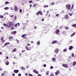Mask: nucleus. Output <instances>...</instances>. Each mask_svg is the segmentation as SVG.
<instances>
[{
  "label": "nucleus",
  "mask_w": 76,
  "mask_h": 76,
  "mask_svg": "<svg viewBox=\"0 0 76 76\" xmlns=\"http://www.w3.org/2000/svg\"><path fill=\"white\" fill-rule=\"evenodd\" d=\"M58 52H59V49L58 48H56L54 51V53L56 54H58Z\"/></svg>",
  "instance_id": "f257e3e1"
},
{
  "label": "nucleus",
  "mask_w": 76,
  "mask_h": 76,
  "mask_svg": "<svg viewBox=\"0 0 76 76\" xmlns=\"http://www.w3.org/2000/svg\"><path fill=\"white\" fill-rule=\"evenodd\" d=\"M62 66L64 67H65L66 69H67V68H68V65H67V64H62Z\"/></svg>",
  "instance_id": "f03ea898"
},
{
  "label": "nucleus",
  "mask_w": 76,
  "mask_h": 76,
  "mask_svg": "<svg viewBox=\"0 0 76 76\" xmlns=\"http://www.w3.org/2000/svg\"><path fill=\"white\" fill-rule=\"evenodd\" d=\"M66 7L67 8V9H69V10H70V7H71V6L69 4H67L66 5Z\"/></svg>",
  "instance_id": "7ed1b4c3"
},
{
  "label": "nucleus",
  "mask_w": 76,
  "mask_h": 76,
  "mask_svg": "<svg viewBox=\"0 0 76 76\" xmlns=\"http://www.w3.org/2000/svg\"><path fill=\"white\" fill-rule=\"evenodd\" d=\"M59 32H60V30L58 29H57L55 31V33L57 35H59Z\"/></svg>",
  "instance_id": "20e7f679"
},
{
  "label": "nucleus",
  "mask_w": 76,
  "mask_h": 76,
  "mask_svg": "<svg viewBox=\"0 0 76 76\" xmlns=\"http://www.w3.org/2000/svg\"><path fill=\"white\" fill-rule=\"evenodd\" d=\"M25 48L26 50L28 51H29V50H31V48H29L27 46H25Z\"/></svg>",
  "instance_id": "39448f33"
},
{
  "label": "nucleus",
  "mask_w": 76,
  "mask_h": 76,
  "mask_svg": "<svg viewBox=\"0 0 76 76\" xmlns=\"http://www.w3.org/2000/svg\"><path fill=\"white\" fill-rule=\"evenodd\" d=\"M14 9L15 11H18V7L16 6L15 5L14 7Z\"/></svg>",
  "instance_id": "423d86ee"
},
{
  "label": "nucleus",
  "mask_w": 76,
  "mask_h": 76,
  "mask_svg": "<svg viewBox=\"0 0 76 76\" xmlns=\"http://www.w3.org/2000/svg\"><path fill=\"white\" fill-rule=\"evenodd\" d=\"M60 73V71H57L55 73V75L56 76H57V75H58Z\"/></svg>",
  "instance_id": "0eeeda50"
},
{
  "label": "nucleus",
  "mask_w": 76,
  "mask_h": 76,
  "mask_svg": "<svg viewBox=\"0 0 76 76\" xmlns=\"http://www.w3.org/2000/svg\"><path fill=\"white\" fill-rule=\"evenodd\" d=\"M34 72L36 74H38V72L35 69L34 70Z\"/></svg>",
  "instance_id": "6e6552de"
},
{
  "label": "nucleus",
  "mask_w": 76,
  "mask_h": 76,
  "mask_svg": "<svg viewBox=\"0 0 76 76\" xmlns=\"http://www.w3.org/2000/svg\"><path fill=\"white\" fill-rule=\"evenodd\" d=\"M73 46H69V50H72V48H73Z\"/></svg>",
  "instance_id": "1a4fd4ad"
},
{
  "label": "nucleus",
  "mask_w": 76,
  "mask_h": 76,
  "mask_svg": "<svg viewBox=\"0 0 76 76\" xmlns=\"http://www.w3.org/2000/svg\"><path fill=\"white\" fill-rule=\"evenodd\" d=\"M14 72L15 73H17L19 72V70H14Z\"/></svg>",
  "instance_id": "9d476101"
},
{
  "label": "nucleus",
  "mask_w": 76,
  "mask_h": 76,
  "mask_svg": "<svg viewBox=\"0 0 76 76\" xmlns=\"http://www.w3.org/2000/svg\"><path fill=\"white\" fill-rule=\"evenodd\" d=\"M58 42L57 40H54L52 42L51 44H55V43H56V42Z\"/></svg>",
  "instance_id": "9b49d317"
},
{
  "label": "nucleus",
  "mask_w": 76,
  "mask_h": 76,
  "mask_svg": "<svg viewBox=\"0 0 76 76\" xmlns=\"http://www.w3.org/2000/svg\"><path fill=\"white\" fill-rule=\"evenodd\" d=\"M64 18L65 19L67 20V19H69V17L67 15H66L65 16Z\"/></svg>",
  "instance_id": "f8f14e48"
},
{
  "label": "nucleus",
  "mask_w": 76,
  "mask_h": 76,
  "mask_svg": "<svg viewBox=\"0 0 76 76\" xmlns=\"http://www.w3.org/2000/svg\"><path fill=\"white\" fill-rule=\"evenodd\" d=\"M16 34V31H13L11 33V34Z\"/></svg>",
  "instance_id": "ddd939ff"
},
{
  "label": "nucleus",
  "mask_w": 76,
  "mask_h": 76,
  "mask_svg": "<svg viewBox=\"0 0 76 76\" xmlns=\"http://www.w3.org/2000/svg\"><path fill=\"white\" fill-rule=\"evenodd\" d=\"M75 32H74L73 34H72L70 35V37H73L74 35H75Z\"/></svg>",
  "instance_id": "4468645a"
},
{
  "label": "nucleus",
  "mask_w": 76,
  "mask_h": 76,
  "mask_svg": "<svg viewBox=\"0 0 76 76\" xmlns=\"http://www.w3.org/2000/svg\"><path fill=\"white\" fill-rule=\"evenodd\" d=\"M40 12H41V11H39L36 13V14L37 15V16H38V15L39 14Z\"/></svg>",
  "instance_id": "2eb2a0df"
},
{
  "label": "nucleus",
  "mask_w": 76,
  "mask_h": 76,
  "mask_svg": "<svg viewBox=\"0 0 76 76\" xmlns=\"http://www.w3.org/2000/svg\"><path fill=\"white\" fill-rule=\"evenodd\" d=\"M37 45H40V42H39V41H37Z\"/></svg>",
  "instance_id": "dca6fc26"
},
{
  "label": "nucleus",
  "mask_w": 76,
  "mask_h": 76,
  "mask_svg": "<svg viewBox=\"0 0 76 76\" xmlns=\"http://www.w3.org/2000/svg\"><path fill=\"white\" fill-rule=\"evenodd\" d=\"M76 64V61H75L73 62V66H75V65Z\"/></svg>",
  "instance_id": "f3484780"
},
{
  "label": "nucleus",
  "mask_w": 76,
  "mask_h": 76,
  "mask_svg": "<svg viewBox=\"0 0 76 76\" xmlns=\"http://www.w3.org/2000/svg\"><path fill=\"white\" fill-rule=\"evenodd\" d=\"M48 7V5L43 6V7H44L45 8H46V7Z\"/></svg>",
  "instance_id": "a211bd4d"
},
{
  "label": "nucleus",
  "mask_w": 76,
  "mask_h": 76,
  "mask_svg": "<svg viewBox=\"0 0 76 76\" xmlns=\"http://www.w3.org/2000/svg\"><path fill=\"white\" fill-rule=\"evenodd\" d=\"M56 58H52V61H53V62H54V61H56Z\"/></svg>",
  "instance_id": "6ab92c4d"
},
{
  "label": "nucleus",
  "mask_w": 76,
  "mask_h": 76,
  "mask_svg": "<svg viewBox=\"0 0 76 76\" xmlns=\"http://www.w3.org/2000/svg\"><path fill=\"white\" fill-rule=\"evenodd\" d=\"M26 35V34H24L21 37H22V38H23V37H25Z\"/></svg>",
  "instance_id": "aec40b11"
},
{
  "label": "nucleus",
  "mask_w": 76,
  "mask_h": 76,
  "mask_svg": "<svg viewBox=\"0 0 76 76\" xmlns=\"http://www.w3.org/2000/svg\"><path fill=\"white\" fill-rule=\"evenodd\" d=\"M49 75V71H47L46 72V75L47 76V75Z\"/></svg>",
  "instance_id": "412c9836"
},
{
  "label": "nucleus",
  "mask_w": 76,
  "mask_h": 76,
  "mask_svg": "<svg viewBox=\"0 0 76 76\" xmlns=\"http://www.w3.org/2000/svg\"><path fill=\"white\" fill-rule=\"evenodd\" d=\"M8 44H10V42H7V43H6L4 45L5 46H6V45H8Z\"/></svg>",
  "instance_id": "4be33fe9"
},
{
  "label": "nucleus",
  "mask_w": 76,
  "mask_h": 76,
  "mask_svg": "<svg viewBox=\"0 0 76 76\" xmlns=\"http://www.w3.org/2000/svg\"><path fill=\"white\" fill-rule=\"evenodd\" d=\"M72 26L73 27H75V28H76V24H73Z\"/></svg>",
  "instance_id": "5701e85b"
},
{
  "label": "nucleus",
  "mask_w": 76,
  "mask_h": 76,
  "mask_svg": "<svg viewBox=\"0 0 76 76\" xmlns=\"http://www.w3.org/2000/svg\"><path fill=\"white\" fill-rule=\"evenodd\" d=\"M15 41H17V44H19V41L18 40H17V39H16L15 40Z\"/></svg>",
  "instance_id": "b1692460"
},
{
  "label": "nucleus",
  "mask_w": 76,
  "mask_h": 76,
  "mask_svg": "<svg viewBox=\"0 0 76 76\" xmlns=\"http://www.w3.org/2000/svg\"><path fill=\"white\" fill-rule=\"evenodd\" d=\"M5 64H6V65H9V61H7V62H5Z\"/></svg>",
  "instance_id": "393cba45"
},
{
  "label": "nucleus",
  "mask_w": 76,
  "mask_h": 76,
  "mask_svg": "<svg viewBox=\"0 0 76 76\" xmlns=\"http://www.w3.org/2000/svg\"><path fill=\"white\" fill-rule=\"evenodd\" d=\"M67 51V49H65L63 50L64 52H66V51Z\"/></svg>",
  "instance_id": "a878e982"
},
{
  "label": "nucleus",
  "mask_w": 76,
  "mask_h": 76,
  "mask_svg": "<svg viewBox=\"0 0 76 76\" xmlns=\"http://www.w3.org/2000/svg\"><path fill=\"white\" fill-rule=\"evenodd\" d=\"M9 9V7H5L4 8V10H7V9Z\"/></svg>",
  "instance_id": "bb28decb"
},
{
  "label": "nucleus",
  "mask_w": 76,
  "mask_h": 76,
  "mask_svg": "<svg viewBox=\"0 0 76 76\" xmlns=\"http://www.w3.org/2000/svg\"><path fill=\"white\" fill-rule=\"evenodd\" d=\"M16 51V48L12 50L13 52H15Z\"/></svg>",
  "instance_id": "cd10ccee"
},
{
  "label": "nucleus",
  "mask_w": 76,
  "mask_h": 76,
  "mask_svg": "<svg viewBox=\"0 0 76 76\" xmlns=\"http://www.w3.org/2000/svg\"><path fill=\"white\" fill-rule=\"evenodd\" d=\"M12 38H13V37L12 36H11L9 38V39H12Z\"/></svg>",
  "instance_id": "c85d7f7f"
},
{
  "label": "nucleus",
  "mask_w": 76,
  "mask_h": 76,
  "mask_svg": "<svg viewBox=\"0 0 76 76\" xmlns=\"http://www.w3.org/2000/svg\"><path fill=\"white\" fill-rule=\"evenodd\" d=\"M10 24L11 26H12V25H13V23L11 22L10 23Z\"/></svg>",
  "instance_id": "c756f323"
},
{
  "label": "nucleus",
  "mask_w": 76,
  "mask_h": 76,
  "mask_svg": "<svg viewBox=\"0 0 76 76\" xmlns=\"http://www.w3.org/2000/svg\"><path fill=\"white\" fill-rule=\"evenodd\" d=\"M68 61L69 62L70 61V57H69L68 58Z\"/></svg>",
  "instance_id": "7c9ffc66"
},
{
  "label": "nucleus",
  "mask_w": 76,
  "mask_h": 76,
  "mask_svg": "<svg viewBox=\"0 0 76 76\" xmlns=\"http://www.w3.org/2000/svg\"><path fill=\"white\" fill-rule=\"evenodd\" d=\"M0 18H3L4 17L2 15H0Z\"/></svg>",
  "instance_id": "2f4dec72"
},
{
  "label": "nucleus",
  "mask_w": 76,
  "mask_h": 76,
  "mask_svg": "<svg viewBox=\"0 0 76 76\" xmlns=\"http://www.w3.org/2000/svg\"><path fill=\"white\" fill-rule=\"evenodd\" d=\"M65 29H66V30H67L69 29V28H68V27H67V26L65 27Z\"/></svg>",
  "instance_id": "473e14b6"
},
{
  "label": "nucleus",
  "mask_w": 76,
  "mask_h": 76,
  "mask_svg": "<svg viewBox=\"0 0 76 76\" xmlns=\"http://www.w3.org/2000/svg\"><path fill=\"white\" fill-rule=\"evenodd\" d=\"M10 17H11V18H13V16H14V15H10Z\"/></svg>",
  "instance_id": "72a5a7b5"
},
{
  "label": "nucleus",
  "mask_w": 76,
  "mask_h": 76,
  "mask_svg": "<svg viewBox=\"0 0 76 76\" xmlns=\"http://www.w3.org/2000/svg\"><path fill=\"white\" fill-rule=\"evenodd\" d=\"M21 69H22V70H25V68L23 67H21Z\"/></svg>",
  "instance_id": "f704fd0d"
},
{
  "label": "nucleus",
  "mask_w": 76,
  "mask_h": 76,
  "mask_svg": "<svg viewBox=\"0 0 76 76\" xmlns=\"http://www.w3.org/2000/svg\"><path fill=\"white\" fill-rule=\"evenodd\" d=\"M50 69H53V66H50Z\"/></svg>",
  "instance_id": "c9c22d12"
},
{
  "label": "nucleus",
  "mask_w": 76,
  "mask_h": 76,
  "mask_svg": "<svg viewBox=\"0 0 76 76\" xmlns=\"http://www.w3.org/2000/svg\"><path fill=\"white\" fill-rule=\"evenodd\" d=\"M28 75L29 76H33V75H32V74H28Z\"/></svg>",
  "instance_id": "e433bc0d"
},
{
  "label": "nucleus",
  "mask_w": 76,
  "mask_h": 76,
  "mask_svg": "<svg viewBox=\"0 0 76 76\" xmlns=\"http://www.w3.org/2000/svg\"><path fill=\"white\" fill-rule=\"evenodd\" d=\"M4 26H7V25L6 24L4 23Z\"/></svg>",
  "instance_id": "4c0bfd02"
},
{
  "label": "nucleus",
  "mask_w": 76,
  "mask_h": 76,
  "mask_svg": "<svg viewBox=\"0 0 76 76\" xmlns=\"http://www.w3.org/2000/svg\"><path fill=\"white\" fill-rule=\"evenodd\" d=\"M10 2H8V1H6V2H5V4H9V3Z\"/></svg>",
  "instance_id": "58836bf2"
},
{
  "label": "nucleus",
  "mask_w": 76,
  "mask_h": 76,
  "mask_svg": "<svg viewBox=\"0 0 76 76\" xmlns=\"http://www.w3.org/2000/svg\"><path fill=\"white\" fill-rule=\"evenodd\" d=\"M17 25H18V26H20V24H19V23H17V24H16Z\"/></svg>",
  "instance_id": "ea45409f"
},
{
  "label": "nucleus",
  "mask_w": 76,
  "mask_h": 76,
  "mask_svg": "<svg viewBox=\"0 0 76 76\" xmlns=\"http://www.w3.org/2000/svg\"><path fill=\"white\" fill-rule=\"evenodd\" d=\"M27 45H28V46H31V44H30L29 43H28L27 44Z\"/></svg>",
  "instance_id": "a19ab883"
},
{
  "label": "nucleus",
  "mask_w": 76,
  "mask_h": 76,
  "mask_svg": "<svg viewBox=\"0 0 76 76\" xmlns=\"http://www.w3.org/2000/svg\"><path fill=\"white\" fill-rule=\"evenodd\" d=\"M33 7H36V4H34L33 6Z\"/></svg>",
  "instance_id": "79ce46f5"
},
{
  "label": "nucleus",
  "mask_w": 76,
  "mask_h": 76,
  "mask_svg": "<svg viewBox=\"0 0 76 76\" xmlns=\"http://www.w3.org/2000/svg\"><path fill=\"white\" fill-rule=\"evenodd\" d=\"M74 56H75L74 55V54L72 53V57H74Z\"/></svg>",
  "instance_id": "37998d69"
},
{
  "label": "nucleus",
  "mask_w": 76,
  "mask_h": 76,
  "mask_svg": "<svg viewBox=\"0 0 76 76\" xmlns=\"http://www.w3.org/2000/svg\"><path fill=\"white\" fill-rule=\"evenodd\" d=\"M40 14V15H42V13L41 12H40V13H39Z\"/></svg>",
  "instance_id": "c03bdc74"
},
{
  "label": "nucleus",
  "mask_w": 76,
  "mask_h": 76,
  "mask_svg": "<svg viewBox=\"0 0 76 76\" xmlns=\"http://www.w3.org/2000/svg\"><path fill=\"white\" fill-rule=\"evenodd\" d=\"M25 50H22V53H24V52H25Z\"/></svg>",
  "instance_id": "a18cd8bd"
},
{
  "label": "nucleus",
  "mask_w": 76,
  "mask_h": 76,
  "mask_svg": "<svg viewBox=\"0 0 76 76\" xmlns=\"http://www.w3.org/2000/svg\"><path fill=\"white\" fill-rule=\"evenodd\" d=\"M14 26L15 27H17V26H18L17 24H16L15 25H14Z\"/></svg>",
  "instance_id": "49530a36"
},
{
  "label": "nucleus",
  "mask_w": 76,
  "mask_h": 76,
  "mask_svg": "<svg viewBox=\"0 0 76 76\" xmlns=\"http://www.w3.org/2000/svg\"><path fill=\"white\" fill-rule=\"evenodd\" d=\"M46 64H44L43 65V66L44 67H46Z\"/></svg>",
  "instance_id": "de8ad7c7"
},
{
  "label": "nucleus",
  "mask_w": 76,
  "mask_h": 76,
  "mask_svg": "<svg viewBox=\"0 0 76 76\" xmlns=\"http://www.w3.org/2000/svg\"><path fill=\"white\" fill-rule=\"evenodd\" d=\"M19 11L20 12V13H21V12H22V10H19Z\"/></svg>",
  "instance_id": "09e8293b"
},
{
  "label": "nucleus",
  "mask_w": 76,
  "mask_h": 76,
  "mask_svg": "<svg viewBox=\"0 0 76 76\" xmlns=\"http://www.w3.org/2000/svg\"><path fill=\"white\" fill-rule=\"evenodd\" d=\"M56 16H59V14H56Z\"/></svg>",
  "instance_id": "8fccbe9b"
},
{
  "label": "nucleus",
  "mask_w": 76,
  "mask_h": 76,
  "mask_svg": "<svg viewBox=\"0 0 76 76\" xmlns=\"http://www.w3.org/2000/svg\"><path fill=\"white\" fill-rule=\"evenodd\" d=\"M52 5H54V2H52L51 3Z\"/></svg>",
  "instance_id": "3c124183"
},
{
  "label": "nucleus",
  "mask_w": 76,
  "mask_h": 76,
  "mask_svg": "<svg viewBox=\"0 0 76 76\" xmlns=\"http://www.w3.org/2000/svg\"><path fill=\"white\" fill-rule=\"evenodd\" d=\"M25 75L26 76H28V73H26L25 74Z\"/></svg>",
  "instance_id": "603ef678"
},
{
  "label": "nucleus",
  "mask_w": 76,
  "mask_h": 76,
  "mask_svg": "<svg viewBox=\"0 0 76 76\" xmlns=\"http://www.w3.org/2000/svg\"><path fill=\"white\" fill-rule=\"evenodd\" d=\"M32 1H29V3H32Z\"/></svg>",
  "instance_id": "864d4df0"
},
{
  "label": "nucleus",
  "mask_w": 76,
  "mask_h": 76,
  "mask_svg": "<svg viewBox=\"0 0 76 76\" xmlns=\"http://www.w3.org/2000/svg\"><path fill=\"white\" fill-rule=\"evenodd\" d=\"M14 19L15 20H16V16H15L14 17Z\"/></svg>",
  "instance_id": "5fc2aeb1"
},
{
  "label": "nucleus",
  "mask_w": 76,
  "mask_h": 76,
  "mask_svg": "<svg viewBox=\"0 0 76 76\" xmlns=\"http://www.w3.org/2000/svg\"><path fill=\"white\" fill-rule=\"evenodd\" d=\"M18 76H21V74L20 73V74H18Z\"/></svg>",
  "instance_id": "6e6d98bb"
},
{
  "label": "nucleus",
  "mask_w": 76,
  "mask_h": 76,
  "mask_svg": "<svg viewBox=\"0 0 76 76\" xmlns=\"http://www.w3.org/2000/svg\"><path fill=\"white\" fill-rule=\"evenodd\" d=\"M69 16H72V14L70 13H69Z\"/></svg>",
  "instance_id": "4d7b16f0"
},
{
  "label": "nucleus",
  "mask_w": 76,
  "mask_h": 76,
  "mask_svg": "<svg viewBox=\"0 0 76 76\" xmlns=\"http://www.w3.org/2000/svg\"><path fill=\"white\" fill-rule=\"evenodd\" d=\"M42 21H44V18H42Z\"/></svg>",
  "instance_id": "13d9d810"
},
{
  "label": "nucleus",
  "mask_w": 76,
  "mask_h": 76,
  "mask_svg": "<svg viewBox=\"0 0 76 76\" xmlns=\"http://www.w3.org/2000/svg\"><path fill=\"white\" fill-rule=\"evenodd\" d=\"M3 37H1V41L3 40Z\"/></svg>",
  "instance_id": "bf43d9fd"
},
{
  "label": "nucleus",
  "mask_w": 76,
  "mask_h": 76,
  "mask_svg": "<svg viewBox=\"0 0 76 76\" xmlns=\"http://www.w3.org/2000/svg\"><path fill=\"white\" fill-rule=\"evenodd\" d=\"M2 54V53L1 52H0V55H1Z\"/></svg>",
  "instance_id": "052dcab7"
},
{
  "label": "nucleus",
  "mask_w": 76,
  "mask_h": 76,
  "mask_svg": "<svg viewBox=\"0 0 76 76\" xmlns=\"http://www.w3.org/2000/svg\"><path fill=\"white\" fill-rule=\"evenodd\" d=\"M14 29V28L12 27L11 28V30H12V29Z\"/></svg>",
  "instance_id": "680f3d73"
},
{
  "label": "nucleus",
  "mask_w": 76,
  "mask_h": 76,
  "mask_svg": "<svg viewBox=\"0 0 76 76\" xmlns=\"http://www.w3.org/2000/svg\"><path fill=\"white\" fill-rule=\"evenodd\" d=\"M12 76H15V73H13V74H12Z\"/></svg>",
  "instance_id": "e2e57ef3"
},
{
  "label": "nucleus",
  "mask_w": 76,
  "mask_h": 76,
  "mask_svg": "<svg viewBox=\"0 0 76 76\" xmlns=\"http://www.w3.org/2000/svg\"><path fill=\"white\" fill-rule=\"evenodd\" d=\"M38 76H41V75H40V74H38Z\"/></svg>",
  "instance_id": "0e129e2a"
},
{
  "label": "nucleus",
  "mask_w": 76,
  "mask_h": 76,
  "mask_svg": "<svg viewBox=\"0 0 76 76\" xmlns=\"http://www.w3.org/2000/svg\"><path fill=\"white\" fill-rule=\"evenodd\" d=\"M25 27H24L23 28V30H24V29H25Z\"/></svg>",
  "instance_id": "69168bd1"
},
{
  "label": "nucleus",
  "mask_w": 76,
  "mask_h": 76,
  "mask_svg": "<svg viewBox=\"0 0 76 76\" xmlns=\"http://www.w3.org/2000/svg\"><path fill=\"white\" fill-rule=\"evenodd\" d=\"M32 5H30V7H32Z\"/></svg>",
  "instance_id": "338daca9"
},
{
  "label": "nucleus",
  "mask_w": 76,
  "mask_h": 76,
  "mask_svg": "<svg viewBox=\"0 0 76 76\" xmlns=\"http://www.w3.org/2000/svg\"><path fill=\"white\" fill-rule=\"evenodd\" d=\"M1 29H4V27H1Z\"/></svg>",
  "instance_id": "774afa93"
}]
</instances>
